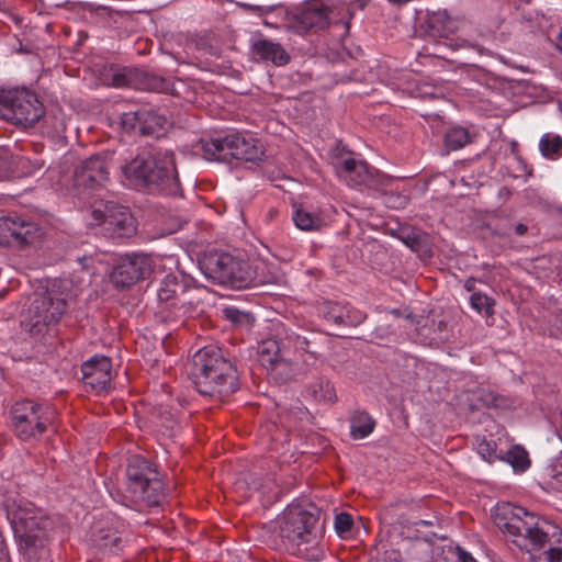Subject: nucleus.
I'll list each match as a JSON object with an SVG mask.
<instances>
[{"instance_id":"nucleus-37","label":"nucleus","mask_w":562,"mask_h":562,"mask_svg":"<svg viewBox=\"0 0 562 562\" xmlns=\"http://www.w3.org/2000/svg\"><path fill=\"white\" fill-rule=\"evenodd\" d=\"M142 109L123 113L121 116V125L127 133L140 135L142 127Z\"/></svg>"},{"instance_id":"nucleus-56","label":"nucleus","mask_w":562,"mask_h":562,"mask_svg":"<svg viewBox=\"0 0 562 562\" xmlns=\"http://www.w3.org/2000/svg\"><path fill=\"white\" fill-rule=\"evenodd\" d=\"M44 167V162L42 161L40 165H38V168H43Z\"/></svg>"},{"instance_id":"nucleus-8","label":"nucleus","mask_w":562,"mask_h":562,"mask_svg":"<svg viewBox=\"0 0 562 562\" xmlns=\"http://www.w3.org/2000/svg\"><path fill=\"white\" fill-rule=\"evenodd\" d=\"M195 149L202 151L205 159L222 162H229L232 159L257 162L263 156V149L256 138L239 133L201 139Z\"/></svg>"},{"instance_id":"nucleus-35","label":"nucleus","mask_w":562,"mask_h":562,"mask_svg":"<svg viewBox=\"0 0 562 562\" xmlns=\"http://www.w3.org/2000/svg\"><path fill=\"white\" fill-rule=\"evenodd\" d=\"M344 308L345 305L337 302L325 301L318 305V313L327 322L338 325L339 321H341Z\"/></svg>"},{"instance_id":"nucleus-7","label":"nucleus","mask_w":562,"mask_h":562,"mask_svg":"<svg viewBox=\"0 0 562 562\" xmlns=\"http://www.w3.org/2000/svg\"><path fill=\"white\" fill-rule=\"evenodd\" d=\"M126 491L143 507H157L165 499V484L158 465L143 456H132L126 464Z\"/></svg>"},{"instance_id":"nucleus-19","label":"nucleus","mask_w":562,"mask_h":562,"mask_svg":"<svg viewBox=\"0 0 562 562\" xmlns=\"http://www.w3.org/2000/svg\"><path fill=\"white\" fill-rule=\"evenodd\" d=\"M330 12V8L323 3H311L299 12L286 14V26L297 34L317 32L329 26Z\"/></svg>"},{"instance_id":"nucleus-4","label":"nucleus","mask_w":562,"mask_h":562,"mask_svg":"<svg viewBox=\"0 0 562 562\" xmlns=\"http://www.w3.org/2000/svg\"><path fill=\"white\" fill-rule=\"evenodd\" d=\"M299 327L279 323L274 326V337L262 340L258 346L260 364L270 373L277 375L292 372V366L303 355L317 358L314 342L300 333Z\"/></svg>"},{"instance_id":"nucleus-12","label":"nucleus","mask_w":562,"mask_h":562,"mask_svg":"<svg viewBox=\"0 0 562 562\" xmlns=\"http://www.w3.org/2000/svg\"><path fill=\"white\" fill-rule=\"evenodd\" d=\"M67 311L65 299L57 297L54 291L35 293L30 307L22 315L21 325L32 335H44L49 326L57 324Z\"/></svg>"},{"instance_id":"nucleus-50","label":"nucleus","mask_w":562,"mask_h":562,"mask_svg":"<svg viewBox=\"0 0 562 562\" xmlns=\"http://www.w3.org/2000/svg\"><path fill=\"white\" fill-rule=\"evenodd\" d=\"M360 8H364L371 0H355Z\"/></svg>"},{"instance_id":"nucleus-53","label":"nucleus","mask_w":562,"mask_h":562,"mask_svg":"<svg viewBox=\"0 0 562 562\" xmlns=\"http://www.w3.org/2000/svg\"><path fill=\"white\" fill-rule=\"evenodd\" d=\"M263 24L266 26L276 27V25L273 23H271L270 21H268V20H263Z\"/></svg>"},{"instance_id":"nucleus-47","label":"nucleus","mask_w":562,"mask_h":562,"mask_svg":"<svg viewBox=\"0 0 562 562\" xmlns=\"http://www.w3.org/2000/svg\"><path fill=\"white\" fill-rule=\"evenodd\" d=\"M475 284H476V279H475V278H473V277H470V278H468V279L464 281L463 288H464L468 292H472V293H474V292H475Z\"/></svg>"},{"instance_id":"nucleus-42","label":"nucleus","mask_w":562,"mask_h":562,"mask_svg":"<svg viewBox=\"0 0 562 562\" xmlns=\"http://www.w3.org/2000/svg\"><path fill=\"white\" fill-rule=\"evenodd\" d=\"M345 154H349L346 146L342 144L341 140H337L336 146L333 150V164L339 161H344Z\"/></svg>"},{"instance_id":"nucleus-13","label":"nucleus","mask_w":562,"mask_h":562,"mask_svg":"<svg viewBox=\"0 0 562 562\" xmlns=\"http://www.w3.org/2000/svg\"><path fill=\"white\" fill-rule=\"evenodd\" d=\"M92 220L111 237L130 238L136 234V221L130 209L108 201L91 212Z\"/></svg>"},{"instance_id":"nucleus-16","label":"nucleus","mask_w":562,"mask_h":562,"mask_svg":"<svg viewBox=\"0 0 562 562\" xmlns=\"http://www.w3.org/2000/svg\"><path fill=\"white\" fill-rule=\"evenodd\" d=\"M153 260L146 254H126L113 267L111 283L116 289H125L146 279L151 272Z\"/></svg>"},{"instance_id":"nucleus-27","label":"nucleus","mask_w":562,"mask_h":562,"mask_svg":"<svg viewBox=\"0 0 562 562\" xmlns=\"http://www.w3.org/2000/svg\"><path fill=\"white\" fill-rule=\"evenodd\" d=\"M142 136H159L158 133L165 128L167 124L166 116L159 114L154 109H142Z\"/></svg>"},{"instance_id":"nucleus-1","label":"nucleus","mask_w":562,"mask_h":562,"mask_svg":"<svg viewBox=\"0 0 562 562\" xmlns=\"http://www.w3.org/2000/svg\"><path fill=\"white\" fill-rule=\"evenodd\" d=\"M495 526L530 555L532 562H562V530L520 506L503 504L494 514Z\"/></svg>"},{"instance_id":"nucleus-17","label":"nucleus","mask_w":562,"mask_h":562,"mask_svg":"<svg viewBox=\"0 0 562 562\" xmlns=\"http://www.w3.org/2000/svg\"><path fill=\"white\" fill-rule=\"evenodd\" d=\"M109 180V165L101 155L91 156L76 167L72 187L79 193L92 192L102 188Z\"/></svg>"},{"instance_id":"nucleus-51","label":"nucleus","mask_w":562,"mask_h":562,"mask_svg":"<svg viewBox=\"0 0 562 562\" xmlns=\"http://www.w3.org/2000/svg\"><path fill=\"white\" fill-rule=\"evenodd\" d=\"M90 7H92V4H90ZM90 10H92V11H93V10H94V8H90ZM105 10H106V8H105V7H103V5H99L98 8H95V11H97V12H99V11H102V12H103V11H105Z\"/></svg>"},{"instance_id":"nucleus-52","label":"nucleus","mask_w":562,"mask_h":562,"mask_svg":"<svg viewBox=\"0 0 562 562\" xmlns=\"http://www.w3.org/2000/svg\"><path fill=\"white\" fill-rule=\"evenodd\" d=\"M416 525H418V526H429V525H431V522L427 521V520H419Z\"/></svg>"},{"instance_id":"nucleus-20","label":"nucleus","mask_w":562,"mask_h":562,"mask_svg":"<svg viewBox=\"0 0 562 562\" xmlns=\"http://www.w3.org/2000/svg\"><path fill=\"white\" fill-rule=\"evenodd\" d=\"M82 381L97 393L105 391L112 380L111 359L103 355H94L81 364Z\"/></svg>"},{"instance_id":"nucleus-39","label":"nucleus","mask_w":562,"mask_h":562,"mask_svg":"<svg viewBox=\"0 0 562 562\" xmlns=\"http://www.w3.org/2000/svg\"><path fill=\"white\" fill-rule=\"evenodd\" d=\"M364 318L366 315L361 311L345 306L341 321H339L338 326L356 327L361 324Z\"/></svg>"},{"instance_id":"nucleus-23","label":"nucleus","mask_w":562,"mask_h":562,"mask_svg":"<svg viewBox=\"0 0 562 562\" xmlns=\"http://www.w3.org/2000/svg\"><path fill=\"white\" fill-rule=\"evenodd\" d=\"M250 50L255 58L261 61H270L277 67L289 64L291 57L280 43L268 38H258L251 44Z\"/></svg>"},{"instance_id":"nucleus-29","label":"nucleus","mask_w":562,"mask_h":562,"mask_svg":"<svg viewBox=\"0 0 562 562\" xmlns=\"http://www.w3.org/2000/svg\"><path fill=\"white\" fill-rule=\"evenodd\" d=\"M307 394L317 402L334 403L336 401V392L327 378L319 376L313 381L307 387Z\"/></svg>"},{"instance_id":"nucleus-2","label":"nucleus","mask_w":562,"mask_h":562,"mask_svg":"<svg viewBox=\"0 0 562 562\" xmlns=\"http://www.w3.org/2000/svg\"><path fill=\"white\" fill-rule=\"evenodd\" d=\"M121 171L131 186L138 190L166 196L183 195L172 150L140 153L123 164Z\"/></svg>"},{"instance_id":"nucleus-49","label":"nucleus","mask_w":562,"mask_h":562,"mask_svg":"<svg viewBox=\"0 0 562 562\" xmlns=\"http://www.w3.org/2000/svg\"><path fill=\"white\" fill-rule=\"evenodd\" d=\"M557 47L562 53V32L559 34L557 38Z\"/></svg>"},{"instance_id":"nucleus-10","label":"nucleus","mask_w":562,"mask_h":562,"mask_svg":"<svg viewBox=\"0 0 562 562\" xmlns=\"http://www.w3.org/2000/svg\"><path fill=\"white\" fill-rule=\"evenodd\" d=\"M318 513L290 508L283 515L279 526V537L289 552L295 555H305L310 548L317 543L315 527L318 522Z\"/></svg>"},{"instance_id":"nucleus-32","label":"nucleus","mask_w":562,"mask_h":562,"mask_svg":"<svg viewBox=\"0 0 562 562\" xmlns=\"http://www.w3.org/2000/svg\"><path fill=\"white\" fill-rule=\"evenodd\" d=\"M476 450L477 453L488 463H493L496 460L502 461L505 451L499 449L493 439H486L485 436L476 437Z\"/></svg>"},{"instance_id":"nucleus-28","label":"nucleus","mask_w":562,"mask_h":562,"mask_svg":"<svg viewBox=\"0 0 562 562\" xmlns=\"http://www.w3.org/2000/svg\"><path fill=\"white\" fill-rule=\"evenodd\" d=\"M374 419L363 411H356L350 418V435L353 439H363L374 429Z\"/></svg>"},{"instance_id":"nucleus-9","label":"nucleus","mask_w":562,"mask_h":562,"mask_svg":"<svg viewBox=\"0 0 562 562\" xmlns=\"http://www.w3.org/2000/svg\"><path fill=\"white\" fill-rule=\"evenodd\" d=\"M45 114L43 103L26 88H0V120L21 130L32 128Z\"/></svg>"},{"instance_id":"nucleus-55","label":"nucleus","mask_w":562,"mask_h":562,"mask_svg":"<svg viewBox=\"0 0 562 562\" xmlns=\"http://www.w3.org/2000/svg\"><path fill=\"white\" fill-rule=\"evenodd\" d=\"M80 262L85 261L86 260V257H82V258H79L78 259Z\"/></svg>"},{"instance_id":"nucleus-43","label":"nucleus","mask_w":562,"mask_h":562,"mask_svg":"<svg viewBox=\"0 0 562 562\" xmlns=\"http://www.w3.org/2000/svg\"><path fill=\"white\" fill-rule=\"evenodd\" d=\"M391 334L389 327H376L375 330L371 334L372 340H383Z\"/></svg>"},{"instance_id":"nucleus-3","label":"nucleus","mask_w":562,"mask_h":562,"mask_svg":"<svg viewBox=\"0 0 562 562\" xmlns=\"http://www.w3.org/2000/svg\"><path fill=\"white\" fill-rule=\"evenodd\" d=\"M190 374L201 395L220 401L236 392L239 386L236 366L222 349L213 346L194 353Z\"/></svg>"},{"instance_id":"nucleus-21","label":"nucleus","mask_w":562,"mask_h":562,"mask_svg":"<svg viewBox=\"0 0 562 562\" xmlns=\"http://www.w3.org/2000/svg\"><path fill=\"white\" fill-rule=\"evenodd\" d=\"M394 236L422 259L432 256V240L428 233L411 225L400 226Z\"/></svg>"},{"instance_id":"nucleus-30","label":"nucleus","mask_w":562,"mask_h":562,"mask_svg":"<svg viewBox=\"0 0 562 562\" xmlns=\"http://www.w3.org/2000/svg\"><path fill=\"white\" fill-rule=\"evenodd\" d=\"M502 461L509 463L515 472H524L530 465L528 452L518 445L505 450Z\"/></svg>"},{"instance_id":"nucleus-31","label":"nucleus","mask_w":562,"mask_h":562,"mask_svg":"<svg viewBox=\"0 0 562 562\" xmlns=\"http://www.w3.org/2000/svg\"><path fill=\"white\" fill-rule=\"evenodd\" d=\"M541 155L547 159H559L562 157V137L557 134L547 133L539 142Z\"/></svg>"},{"instance_id":"nucleus-22","label":"nucleus","mask_w":562,"mask_h":562,"mask_svg":"<svg viewBox=\"0 0 562 562\" xmlns=\"http://www.w3.org/2000/svg\"><path fill=\"white\" fill-rule=\"evenodd\" d=\"M334 167L352 186L371 187L374 182L373 169L366 161L347 157L344 161L334 162Z\"/></svg>"},{"instance_id":"nucleus-26","label":"nucleus","mask_w":562,"mask_h":562,"mask_svg":"<svg viewBox=\"0 0 562 562\" xmlns=\"http://www.w3.org/2000/svg\"><path fill=\"white\" fill-rule=\"evenodd\" d=\"M474 134H471L468 128L462 126H452L448 128L443 136V146L447 151L459 150L471 144Z\"/></svg>"},{"instance_id":"nucleus-45","label":"nucleus","mask_w":562,"mask_h":562,"mask_svg":"<svg viewBox=\"0 0 562 562\" xmlns=\"http://www.w3.org/2000/svg\"><path fill=\"white\" fill-rule=\"evenodd\" d=\"M458 560L460 562H476L475 559L471 555V553L465 550L458 548Z\"/></svg>"},{"instance_id":"nucleus-54","label":"nucleus","mask_w":562,"mask_h":562,"mask_svg":"<svg viewBox=\"0 0 562 562\" xmlns=\"http://www.w3.org/2000/svg\"><path fill=\"white\" fill-rule=\"evenodd\" d=\"M448 46L452 47L453 49L458 48L459 45L457 43H452V41L450 43H446Z\"/></svg>"},{"instance_id":"nucleus-14","label":"nucleus","mask_w":562,"mask_h":562,"mask_svg":"<svg viewBox=\"0 0 562 562\" xmlns=\"http://www.w3.org/2000/svg\"><path fill=\"white\" fill-rule=\"evenodd\" d=\"M111 85L137 90L172 93L173 82L165 77L138 68H119L111 74Z\"/></svg>"},{"instance_id":"nucleus-25","label":"nucleus","mask_w":562,"mask_h":562,"mask_svg":"<svg viewBox=\"0 0 562 562\" xmlns=\"http://www.w3.org/2000/svg\"><path fill=\"white\" fill-rule=\"evenodd\" d=\"M426 24L431 36L445 40H449V34L453 33L457 29L456 21L446 11L432 12L428 15Z\"/></svg>"},{"instance_id":"nucleus-38","label":"nucleus","mask_w":562,"mask_h":562,"mask_svg":"<svg viewBox=\"0 0 562 562\" xmlns=\"http://www.w3.org/2000/svg\"><path fill=\"white\" fill-rule=\"evenodd\" d=\"M334 527L340 538L351 537L353 529V518L348 513H339L335 516Z\"/></svg>"},{"instance_id":"nucleus-24","label":"nucleus","mask_w":562,"mask_h":562,"mask_svg":"<svg viewBox=\"0 0 562 562\" xmlns=\"http://www.w3.org/2000/svg\"><path fill=\"white\" fill-rule=\"evenodd\" d=\"M94 544L103 551L117 554L123 551L126 541L117 530L100 528L92 535Z\"/></svg>"},{"instance_id":"nucleus-34","label":"nucleus","mask_w":562,"mask_h":562,"mask_svg":"<svg viewBox=\"0 0 562 562\" xmlns=\"http://www.w3.org/2000/svg\"><path fill=\"white\" fill-rule=\"evenodd\" d=\"M470 305L479 314H484L486 317L494 315L495 300L482 292H474L470 296Z\"/></svg>"},{"instance_id":"nucleus-5","label":"nucleus","mask_w":562,"mask_h":562,"mask_svg":"<svg viewBox=\"0 0 562 562\" xmlns=\"http://www.w3.org/2000/svg\"><path fill=\"white\" fill-rule=\"evenodd\" d=\"M203 274L214 284L234 290L257 288L270 281L257 273L247 259L224 251H210L199 261Z\"/></svg>"},{"instance_id":"nucleus-11","label":"nucleus","mask_w":562,"mask_h":562,"mask_svg":"<svg viewBox=\"0 0 562 562\" xmlns=\"http://www.w3.org/2000/svg\"><path fill=\"white\" fill-rule=\"evenodd\" d=\"M14 435L22 441L37 440L54 427L56 412L32 400L16 401L10 409Z\"/></svg>"},{"instance_id":"nucleus-40","label":"nucleus","mask_w":562,"mask_h":562,"mask_svg":"<svg viewBox=\"0 0 562 562\" xmlns=\"http://www.w3.org/2000/svg\"><path fill=\"white\" fill-rule=\"evenodd\" d=\"M14 172L13 157L4 148H0V181L9 179Z\"/></svg>"},{"instance_id":"nucleus-6","label":"nucleus","mask_w":562,"mask_h":562,"mask_svg":"<svg viewBox=\"0 0 562 562\" xmlns=\"http://www.w3.org/2000/svg\"><path fill=\"white\" fill-rule=\"evenodd\" d=\"M7 515L11 521L19 550L29 558L44 549L54 521L46 515H42L32 503L20 499L8 501Z\"/></svg>"},{"instance_id":"nucleus-44","label":"nucleus","mask_w":562,"mask_h":562,"mask_svg":"<svg viewBox=\"0 0 562 562\" xmlns=\"http://www.w3.org/2000/svg\"><path fill=\"white\" fill-rule=\"evenodd\" d=\"M499 400L501 398L498 396L494 395L493 393H487L482 398V401L484 402V404L486 406H492V407H499L501 406V404L498 403Z\"/></svg>"},{"instance_id":"nucleus-36","label":"nucleus","mask_w":562,"mask_h":562,"mask_svg":"<svg viewBox=\"0 0 562 562\" xmlns=\"http://www.w3.org/2000/svg\"><path fill=\"white\" fill-rule=\"evenodd\" d=\"M293 221L297 228L302 231H313L318 227L321 220L313 213L302 209H296L293 214Z\"/></svg>"},{"instance_id":"nucleus-41","label":"nucleus","mask_w":562,"mask_h":562,"mask_svg":"<svg viewBox=\"0 0 562 562\" xmlns=\"http://www.w3.org/2000/svg\"><path fill=\"white\" fill-rule=\"evenodd\" d=\"M240 7L245 9L248 12L263 15L267 13L272 12L276 9V5H258V4H250V3H241Z\"/></svg>"},{"instance_id":"nucleus-46","label":"nucleus","mask_w":562,"mask_h":562,"mask_svg":"<svg viewBox=\"0 0 562 562\" xmlns=\"http://www.w3.org/2000/svg\"><path fill=\"white\" fill-rule=\"evenodd\" d=\"M528 232V226L524 223H516L514 225V233L516 236H524Z\"/></svg>"},{"instance_id":"nucleus-15","label":"nucleus","mask_w":562,"mask_h":562,"mask_svg":"<svg viewBox=\"0 0 562 562\" xmlns=\"http://www.w3.org/2000/svg\"><path fill=\"white\" fill-rule=\"evenodd\" d=\"M190 283L186 276L168 274L160 282L157 297L160 304L158 314L164 322H178L184 315V305H178L179 294H183Z\"/></svg>"},{"instance_id":"nucleus-48","label":"nucleus","mask_w":562,"mask_h":562,"mask_svg":"<svg viewBox=\"0 0 562 562\" xmlns=\"http://www.w3.org/2000/svg\"><path fill=\"white\" fill-rule=\"evenodd\" d=\"M514 225L515 224H512V223L506 225V227H504V229L501 232V235L508 236V237L512 236L514 233Z\"/></svg>"},{"instance_id":"nucleus-18","label":"nucleus","mask_w":562,"mask_h":562,"mask_svg":"<svg viewBox=\"0 0 562 562\" xmlns=\"http://www.w3.org/2000/svg\"><path fill=\"white\" fill-rule=\"evenodd\" d=\"M42 236L40 226L18 216L0 217V245L24 247Z\"/></svg>"},{"instance_id":"nucleus-33","label":"nucleus","mask_w":562,"mask_h":562,"mask_svg":"<svg viewBox=\"0 0 562 562\" xmlns=\"http://www.w3.org/2000/svg\"><path fill=\"white\" fill-rule=\"evenodd\" d=\"M222 313L223 317L231 322L235 327L250 328L255 322V318L250 313L240 311L234 306L225 307Z\"/></svg>"}]
</instances>
